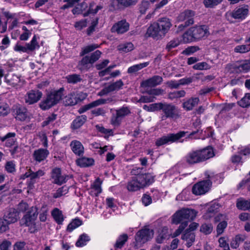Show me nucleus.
Listing matches in <instances>:
<instances>
[{"mask_svg": "<svg viewBox=\"0 0 250 250\" xmlns=\"http://www.w3.org/2000/svg\"><path fill=\"white\" fill-rule=\"evenodd\" d=\"M154 182V176L150 173L137 174L133 177L127 184L129 191H136L149 185Z\"/></svg>", "mask_w": 250, "mask_h": 250, "instance_id": "obj_1", "label": "nucleus"}, {"mask_svg": "<svg viewBox=\"0 0 250 250\" xmlns=\"http://www.w3.org/2000/svg\"><path fill=\"white\" fill-rule=\"evenodd\" d=\"M63 88L54 91L48 94L46 97L40 104V107L42 110H47L57 104L62 99L63 95Z\"/></svg>", "mask_w": 250, "mask_h": 250, "instance_id": "obj_2", "label": "nucleus"}, {"mask_svg": "<svg viewBox=\"0 0 250 250\" xmlns=\"http://www.w3.org/2000/svg\"><path fill=\"white\" fill-rule=\"evenodd\" d=\"M196 215V212L192 209L182 208L177 211L172 216L171 222L178 224L183 221L192 220Z\"/></svg>", "mask_w": 250, "mask_h": 250, "instance_id": "obj_3", "label": "nucleus"}, {"mask_svg": "<svg viewBox=\"0 0 250 250\" xmlns=\"http://www.w3.org/2000/svg\"><path fill=\"white\" fill-rule=\"evenodd\" d=\"M187 225L188 223L187 222L182 223L173 234L169 232L167 227H163L160 229L156 238L157 242L162 243L164 240L169 239L170 236L171 237H175L179 235Z\"/></svg>", "mask_w": 250, "mask_h": 250, "instance_id": "obj_4", "label": "nucleus"}, {"mask_svg": "<svg viewBox=\"0 0 250 250\" xmlns=\"http://www.w3.org/2000/svg\"><path fill=\"white\" fill-rule=\"evenodd\" d=\"M206 175L208 178V180L199 182L193 186L192 191L194 194L196 195H203L209 190L211 185L210 180H213L214 174L213 173L207 171L206 173Z\"/></svg>", "mask_w": 250, "mask_h": 250, "instance_id": "obj_5", "label": "nucleus"}, {"mask_svg": "<svg viewBox=\"0 0 250 250\" xmlns=\"http://www.w3.org/2000/svg\"><path fill=\"white\" fill-rule=\"evenodd\" d=\"M152 230L144 229L138 231L135 236L134 247L138 249L152 239L153 236Z\"/></svg>", "mask_w": 250, "mask_h": 250, "instance_id": "obj_6", "label": "nucleus"}, {"mask_svg": "<svg viewBox=\"0 0 250 250\" xmlns=\"http://www.w3.org/2000/svg\"><path fill=\"white\" fill-rule=\"evenodd\" d=\"M161 105L160 110H162L164 114L162 117L163 120L168 118L176 119L179 117L177 109L175 105L161 103Z\"/></svg>", "mask_w": 250, "mask_h": 250, "instance_id": "obj_7", "label": "nucleus"}, {"mask_svg": "<svg viewBox=\"0 0 250 250\" xmlns=\"http://www.w3.org/2000/svg\"><path fill=\"white\" fill-rule=\"evenodd\" d=\"M38 215V209L36 207H32L30 210L23 216L20 221L21 226L24 225L28 227L34 228L35 220Z\"/></svg>", "mask_w": 250, "mask_h": 250, "instance_id": "obj_8", "label": "nucleus"}, {"mask_svg": "<svg viewBox=\"0 0 250 250\" xmlns=\"http://www.w3.org/2000/svg\"><path fill=\"white\" fill-rule=\"evenodd\" d=\"M186 133V132L185 131H180L176 134H169L167 135L163 136L156 140V145L159 146L164 145L171 144L184 137Z\"/></svg>", "mask_w": 250, "mask_h": 250, "instance_id": "obj_9", "label": "nucleus"}, {"mask_svg": "<svg viewBox=\"0 0 250 250\" xmlns=\"http://www.w3.org/2000/svg\"><path fill=\"white\" fill-rule=\"evenodd\" d=\"M129 24L126 20H123L115 23L111 28L112 33L123 34L129 30Z\"/></svg>", "mask_w": 250, "mask_h": 250, "instance_id": "obj_10", "label": "nucleus"}, {"mask_svg": "<svg viewBox=\"0 0 250 250\" xmlns=\"http://www.w3.org/2000/svg\"><path fill=\"white\" fill-rule=\"evenodd\" d=\"M190 28L195 40L200 39L208 34V27L206 25H196Z\"/></svg>", "mask_w": 250, "mask_h": 250, "instance_id": "obj_11", "label": "nucleus"}, {"mask_svg": "<svg viewBox=\"0 0 250 250\" xmlns=\"http://www.w3.org/2000/svg\"><path fill=\"white\" fill-rule=\"evenodd\" d=\"M184 161L189 165H194L202 162L199 150H193L187 154Z\"/></svg>", "mask_w": 250, "mask_h": 250, "instance_id": "obj_12", "label": "nucleus"}, {"mask_svg": "<svg viewBox=\"0 0 250 250\" xmlns=\"http://www.w3.org/2000/svg\"><path fill=\"white\" fill-rule=\"evenodd\" d=\"M42 96V93L38 90H31L28 92L25 96L26 103L32 104L37 103Z\"/></svg>", "mask_w": 250, "mask_h": 250, "instance_id": "obj_13", "label": "nucleus"}, {"mask_svg": "<svg viewBox=\"0 0 250 250\" xmlns=\"http://www.w3.org/2000/svg\"><path fill=\"white\" fill-rule=\"evenodd\" d=\"M102 52L99 50H96L90 56H86L83 57L80 62V64L83 67H86L88 64H93L96 62L100 57Z\"/></svg>", "mask_w": 250, "mask_h": 250, "instance_id": "obj_14", "label": "nucleus"}, {"mask_svg": "<svg viewBox=\"0 0 250 250\" xmlns=\"http://www.w3.org/2000/svg\"><path fill=\"white\" fill-rule=\"evenodd\" d=\"M194 15V12L193 11L189 10H186L180 14L177 18V20L179 21L187 20L184 26L182 24L181 25L183 27L187 26L193 23V20L192 18Z\"/></svg>", "mask_w": 250, "mask_h": 250, "instance_id": "obj_15", "label": "nucleus"}, {"mask_svg": "<svg viewBox=\"0 0 250 250\" xmlns=\"http://www.w3.org/2000/svg\"><path fill=\"white\" fill-rule=\"evenodd\" d=\"M162 34L161 28H159L158 23L154 22L147 28L146 36V37H151L153 38H156L161 36Z\"/></svg>", "mask_w": 250, "mask_h": 250, "instance_id": "obj_16", "label": "nucleus"}, {"mask_svg": "<svg viewBox=\"0 0 250 250\" xmlns=\"http://www.w3.org/2000/svg\"><path fill=\"white\" fill-rule=\"evenodd\" d=\"M123 82L121 80L117 81V82L109 85L108 86L105 87L99 92L98 95L101 96L106 95L110 92L118 90L123 86Z\"/></svg>", "mask_w": 250, "mask_h": 250, "instance_id": "obj_17", "label": "nucleus"}, {"mask_svg": "<svg viewBox=\"0 0 250 250\" xmlns=\"http://www.w3.org/2000/svg\"><path fill=\"white\" fill-rule=\"evenodd\" d=\"M5 82L9 85L18 88L22 85V82L19 77L13 74H8L5 76Z\"/></svg>", "mask_w": 250, "mask_h": 250, "instance_id": "obj_18", "label": "nucleus"}, {"mask_svg": "<svg viewBox=\"0 0 250 250\" xmlns=\"http://www.w3.org/2000/svg\"><path fill=\"white\" fill-rule=\"evenodd\" d=\"M67 177L65 175L61 174V169L58 168H56L53 169L51 174V178L53 182L58 185H62L65 183L66 178Z\"/></svg>", "mask_w": 250, "mask_h": 250, "instance_id": "obj_19", "label": "nucleus"}, {"mask_svg": "<svg viewBox=\"0 0 250 250\" xmlns=\"http://www.w3.org/2000/svg\"><path fill=\"white\" fill-rule=\"evenodd\" d=\"M3 218L9 224L14 223L19 218V212L15 208H10Z\"/></svg>", "mask_w": 250, "mask_h": 250, "instance_id": "obj_20", "label": "nucleus"}, {"mask_svg": "<svg viewBox=\"0 0 250 250\" xmlns=\"http://www.w3.org/2000/svg\"><path fill=\"white\" fill-rule=\"evenodd\" d=\"M163 81L161 77L159 76H154L152 78L143 81L141 85L145 87H154L161 84Z\"/></svg>", "mask_w": 250, "mask_h": 250, "instance_id": "obj_21", "label": "nucleus"}, {"mask_svg": "<svg viewBox=\"0 0 250 250\" xmlns=\"http://www.w3.org/2000/svg\"><path fill=\"white\" fill-rule=\"evenodd\" d=\"M226 217V216L223 214H219L215 217V222L221 221L217 227L216 231L218 235L222 234L227 226V223L224 220Z\"/></svg>", "mask_w": 250, "mask_h": 250, "instance_id": "obj_22", "label": "nucleus"}, {"mask_svg": "<svg viewBox=\"0 0 250 250\" xmlns=\"http://www.w3.org/2000/svg\"><path fill=\"white\" fill-rule=\"evenodd\" d=\"M199 151L202 162L212 158L215 155L213 148L211 146H208L203 149H199Z\"/></svg>", "mask_w": 250, "mask_h": 250, "instance_id": "obj_23", "label": "nucleus"}, {"mask_svg": "<svg viewBox=\"0 0 250 250\" xmlns=\"http://www.w3.org/2000/svg\"><path fill=\"white\" fill-rule=\"evenodd\" d=\"M79 0H67L66 1V3L64 4L62 7V9H65L70 7L76 6V7L72 10V12L74 14H79L82 13V9L77 4Z\"/></svg>", "mask_w": 250, "mask_h": 250, "instance_id": "obj_24", "label": "nucleus"}, {"mask_svg": "<svg viewBox=\"0 0 250 250\" xmlns=\"http://www.w3.org/2000/svg\"><path fill=\"white\" fill-rule=\"evenodd\" d=\"M249 9L247 6H241L233 11L234 19H243L247 16Z\"/></svg>", "mask_w": 250, "mask_h": 250, "instance_id": "obj_25", "label": "nucleus"}, {"mask_svg": "<svg viewBox=\"0 0 250 250\" xmlns=\"http://www.w3.org/2000/svg\"><path fill=\"white\" fill-rule=\"evenodd\" d=\"M106 102L107 100L104 99H98L82 107L79 110V112L80 113H83L91 108L98 106L102 104H104L106 103Z\"/></svg>", "mask_w": 250, "mask_h": 250, "instance_id": "obj_26", "label": "nucleus"}, {"mask_svg": "<svg viewBox=\"0 0 250 250\" xmlns=\"http://www.w3.org/2000/svg\"><path fill=\"white\" fill-rule=\"evenodd\" d=\"M16 114V118L21 121L26 120L28 117L26 108L21 105L17 106Z\"/></svg>", "mask_w": 250, "mask_h": 250, "instance_id": "obj_27", "label": "nucleus"}, {"mask_svg": "<svg viewBox=\"0 0 250 250\" xmlns=\"http://www.w3.org/2000/svg\"><path fill=\"white\" fill-rule=\"evenodd\" d=\"M159 28L162 35H164L169 29L171 26V23L169 20L166 18H164L159 20L158 22Z\"/></svg>", "mask_w": 250, "mask_h": 250, "instance_id": "obj_28", "label": "nucleus"}, {"mask_svg": "<svg viewBox=\"0 0 250 250\" xmlns=\"http://www.w3.org/2000/svg\"><path fill=\"white\" fill-rule=\"evenodd\" d=\"M72 151L77 155H80L83 153L84 147L82 143L77 140L72 141L70 145Z\"/></svg>", "mask_w": 250, "mask_h": 250, "instance_id": "obj_29", "label": "nucleus"}, {"mask_svg": "<svg viewBox=\"0 0 250 250\" xmlns=\"http://www.w3.org/2000/svg\"><path fill=\"white\" fill-rule=\"evenodd\" d=\"M219 207V204L216 202L210 203L208 205L207 212L204 215V217L208 219L213 217L215 213L218 211Z\"/></svg>", "mask_w": 250, "mask_h": 250, "instance_id": "obj_30", "label": "nucleus"}, {"mask_svg": "<svg viewBox=\"0 0 250 250\" xmlns=\"http://www.w3.org/2000/svg\"><path fill=\"white\" fill-rule=\"evenodd\" d=\"M199 102L198 98L192 97L185 101L183 104V106L187 110H191L198 105Z\"/></svg>", "mask_w": 250, "mask_h": 250, "instance_id": "obj_31", "label": "nucleus"}, {"mask_svg": "<svg viewBox=\"0 0 250 250\" xmlns=\"http://www.w3.org/2000/svg\"><path fill=\"white\" fill-rule=\"evenodd\" d=\"M16 134L13 132L7 133L3 137H0V140L1 142H5V145L7 146L10 147L15 145L16 142Z\"/></svg>", "mask_w": 250, "mask_h": 250, "instance_id": "obj_32", "label": "nucleus"}, {"mask_svg": "<svg viewBox=\"0 0 250 250\" xmlns=\"http://www.w3.org/2000/svg\"><path fill=\"white\" fill-rule=\"evenodd\" d=\"M102 181L97 178L91 185L90 193L92 195L98 196L102 192Z\"/></svg>", "mask_w": 250, "mask_h": 250, "instance_id": "obj_33", "label": "nucleus"}, {"mask_svg": "<svg viewBox=\"0 0 250 250\" xmlns=\"http://www.w3.org/2000/svg\"><path fill=\"white\" fill-rule=\"evenodd\" d=\"M246 239V236L244 234H238L233 237L230 242V246L232 249H237L240 244Z\"/></svg>", "mask_w": 250, "mask_h": 250, "instance_id": "obj_34", "label": "nucleus"}, {"mask_svg": "<svg viewBox=\"0 0 250 250\" xmlns=\"http://www.w3.org/2000/svg\"><path fill=\"white\" fill-rule=\"evenodd\" d=\"M51 215L58 224L61 225L62 224L64 220V216L62 211L59 208H54L51 211Z\"/></svg>", "mask_w": 250, "mask_h": 250, "instance_id": "obj_35", "label": "nucleus"}, {"mask_svg": "<svg viewBox=\"0 0 250 250\" xmlns=\"http://www.w3.org/2000/svg\"><path fill=\"white\" fill-rule=\"evenodd\" d=\"M48 154L49 152L47 149H39L34 151V157L36 161L41 162L44 160Z\"/></svg>", "mask_w": 250, "mask_h": 250, "instance_id": "obj_36", "label": "nucleus"}, {"mask_svg": "<svg viewBox=\"0 0 250 250\" xmlns=\"http://www.w3.org/2000/svg\"><path fill=\"white\" fill-rule=\"evenodd\" d=\"M182 239L186 241V245L189 248L195 240V234L193 232L189 231L188 229L187 230L183 235Z\"/></svg>", "mask_w": 250, "mask_h": 250, "instance_id": "obj_37", "label": "nucleus"}, {"mask_svg": "<svg viewBox=\"0 0 250 250\" xmlns=\"http://www.w3.org/2000/svg\"><path fill=\"white\" fill-rule=\"evenodd\" d=\"M94 161L93 159L87 157H83L77 160L76 164L81 167H87L93 165Z\"/></svg>", "mask_w": 250, "mask_h": 250, "instance_id": "obj_38", "label": "nucleus"}, {"mask_svg": "<svg viewBox=\"0 0 250 250\" xmlns=\"http://www.w3.org/2000/svg\"><path fill=\"white\" fill-rule=\"evenodd\" d=\"M134 49V45L130 42L121 43L118 46V50L120 52L127 53Z\"/></svg>", "mask_w": 250, "mask_h": 250, "instance_id": "obj_39", "label": "nucleus"}, {"mask_svg": "<svg viewBox=\"0 0 250 250\" xmlns=\"http://www.w3.org/2000/svg\"><path fill=\"white\" fill-rule=\"evenodd\" d=\"M236 206L241 210H250V200H246L243 198L237 200Z\"/></svg>", "mask_w": 250, "mask_h": 250, "instance_id": "obj_40", "label": "nucleus"}, {"mask_svg": "<svg viewBox=\"0 0 250 250\" xmlns=\"http://www.w3.org/2000/svg\"><path fill=\"white\" fill-rule=\"evenodd\" d=\"M128 239V235L124 233L119 236L114 244L115 249H121Z\"/></svg>", "mask_w": 250, "mask_h": 250, "instance_id": "obj_41", "label": "nucleus"}, {"mask_svg": "<svg viewBox=\"0 0 250 250\" xmlns=\"http://www.w3.org/2000/svg\"><path fill=\"white\" fill-rule=\"evenodd\" d=\"M38 38L36 35H34L31 41L29 43H26L27 47L29 53L40 48V45L37 41Z\"/></svg>", "mask_w": 250, "mask_h": 250, "instance_id": "obj_42", "label": "nucleus"}, {"mask_svg": "<svg viewBox=\"0 0 250 250\" xmlns=\"http://www.w3.org/2000/svg\"><path fill=\"white\" fill-rule=\"evenodd\" d=\"M65 79L68 83L71 84L77 83L82 80L81 76L76 74L67 75L65 77Z\"/></svg>", "mask_w": 250, "mask_h": 250, "instance_id": "obj_43", "label": "nucleus"}, {"mask_svg": "<svg viewBox=\"0 0 250 250\" xmlns=\"http://www.w3.org/2000/svg\"><path fill=\"white\" fill-rule=\"evenodd\" d=\"M77 100L75 93H72L65 97L64 102L66 105H73L78 103Z\"/></svg>", "mask_w": 250, "mask_h": 250, "instance_id": "obj_44", "label": "nucleus"}, {"mask_svg": "<svg viewBox=\"0 0 250 250\" xmlns=\"http://www.w3.org/2000/svg\"><path fill=\"white\" fill-rule=\"evenodd\" d=\"M44 175V172L42 170H39L36 172H32L31 171L29 170L26 172L23 175L21 176V178L25 179L28 177H30L31 180H33L36 178L39 177Z\"/></svg>", "mask_w": 250, "mask_h": 250, "instance_id": "obj_45", "label": "nucleus"}, {"mask_svg": "<svg viewBox=\"0 0 250 250\" xmlns=\"http://www.w3.org/2000/svg\"><path fill=\"white\" fill-rule=\"evenodd\" d=\"M149 64V62H145L137 64H135L133 66L129 67L128 68L127 72L129 73H132L142 69L143 68L146 67Z\"/></svg>", "mask_w": 250, "mask_h": 250, "instance_id": "obj_46", "label": "nucleus"}, {"mask_svg": "<svg viewBox=\"0 0 250 250\" xmlns=\"http://www.w3.org/2000/svg\"><path fill=\"white\" fill-rule=\"evenodd\" d=\"M86 120V116L82 115L77 117L72 123V126L73 128L76 129L81 126Z\"/></svg>", "mask_w": 250, "mask_h": 250, "instance_id": "obj_47", "label": "nucleus"}, {"mask_svg": "<svg viewBox=\"0 0 250 250\" xmlns=\"http://www.w3.org/2000/svg\"><path fill=\"white\" fill-rule=\"evenodd\" d=\"M90 240L89 236L83 233L80 236L78 241L76 243V245L78 247H82L85 246L86 243Z\"/></svg>", "mask_w": 250, "mask_h": 250, "instance_id": "obj_48", "label": "nucleus"}, {"mask_svg": "<svg viewBox=\"0 0 250 250\" xmlns=\"http://www.w3.org/2000/svg\"><path fill=\"white\" fill-rule=\"evenodd\" d=\"M182 38L181 42L183 43H188L192 42L194 39L193 34L190 31V28L183 35Z\"/></svg>", "mask_w": 250, "mask_h": 250, "instance_id": "obj_49", "label": "nucleus"}, {"mask_svg": "<svg viewBox=\"0 0 250 250\" xmlns=\"http://www.w3.org/2000/svg\"><path fill=\"white\" fill-rule=\"evenodd\" d=\"M82 224V222L81 220L79 219H75L69 224L67 228V230L69 232H71Z\"/></svg>", "mask_w": 250, "mask_h": 250, "instance_id": "obj_50", "label": "nucleus"}, {"mask_svg": "<svg viewBox=\"0 0 250 250\" xmlns=\"http://www.w3.org/2000/svg\"><path fill=\"white\" fill-rule=\"evenodd\" d=\"M240 106L247 107L250 105V93L246 94L242 99L238 102Z\"/></svg>", "mask_w": 250, "mask_h": 250, "instance_id": "obj_51", "label": "nucleus"}, {"mask_svg": "<svg viewBox=\"0 0 250 250\" xmlns=\"http://www.w3.org/2000/svg\"><path fill=\"white\" fill-rule=\"evenodd\" d=\"M161 103L152 104L149 105H144L143 108L149 112H154L160 110Z\"/></svg>", "mask_w": 250, "mask_h": 250, "instance_id": "obj_52", "label": "nucleus"}, {"mask_svg": "<svg viewBox=\"0 0 250 250\" xmlns=\"http://www.w3.org/2000/svg\"><path fill=\"white\" fill-rule=\"evenodd\" d=\"M15 51L19 52L20 53H29L26 44L22 45L20 43H17L13 47Z\"/></svg>", "mask_w": 250, "mask_h": 250, "instance_id": "obj_53", "label": "nucleus"}, {"mask_svg": "<svg viewBox=\"0 0 250 250\" xmlns=\"http://www.w3.org/2000/svg\"><path fill=\"white\" fill-rule=\"evenodd\" d=\"M186 95V92L184 90L174 91L170 92L168 94V97L170 99H177L183 97Z\"/></svg>", "mask_w": 250, "mask_h": 250, "instance_id": "obj_54", "label": "nucleus"}, {"mask_svg": "<svg viewBox=\"0 0 250 250\" xmlns=\"http://www.w3.org/2000/svg\"><path fill=\"white\" fill-rule=\"evenodd\" d=\"M68 191V189L66 187H62L59 188L56 191L53 193L54 198H58L61 196L65 195Z\"/></svg>", "mask_w": 250, "mask_h": 250, "instance_id": "obj_55", "label": "nucleus"}, {"mask_svg": "<svg viewBox=\"0 0 250 250\" xmlns=\"http://www.w3.org/2000/svg\"><path fill=\"white\" fill-rule=\"evenodd\" d=\"M105 202L107 207L112 209L113 211H115L117 208L116 201L113 198L107 197Z\"/></svg>", "mask_w": 250, "mask_h": 250, "instance_id": "obj_56", "label": "nucleus"}, {"mask_svg": "<svg viewBox=\"0 0 250 250\" xmlns=\"http://www.w3.org/2000/svg\"><path fill=\"white\" fill-rule=\"evenodd\" d=\"M99 47V45L97 44H92L88 45L83 48V50L81 53V55L83 56L86 54H87L94 49Z\"/></svg>", "mask_w": 250, "mask_h": 250, "instance_id": "obj_57", "label": "nucleus"}, {"mask_svg": "<svg viewBox=\"0 0 250 250\" xmlns=\"http://www.w3.org/2000/svg\"><path fill=\"white\" fill-rule=\"evenodd\" d=\"M10 112V108L8 105L5 103L0 104V116H4Z\"/></svg>", "mask_w": 250, "mask_h": 250, "instance_id": "obj_58", "label": "nucleus"}, {"mask_svg": "<svg viewBox=\"0 0 250 250\" xmlns=\"http://www.w3.org/2000/svg\"><path fill=\"white\" fill-rule=\"evenodd\" d=\"M234 51L240 53L249 52L250 51V44L238 45L235 47Z\"/></svg>", "mask_w": 250, "mask_h": 250, "instance_id": "obj_59", "label": "nucleus"}, {"mask_svg": "<svg viewBox=\"0 0 250 250\" xmlns=\"http://www.w3.org/2000/svg\"><path fill=\"white\" fill-rule=\"evenodd\" d=\"M193 68L195 70H207L210 68V66L206 62H200L194 64Z\"/></svg>", "mask_w": 250, "mask_h": 250, "instance_id": "obj_60", "label": "nucleus"}, {"mask_svg": "<svg viewBox=\"0 0 250 250\" xmlns=\"http://www.w3.org/2000/svg\"><path fill=\"white\" fill-rule=\"evenodd\" d=\"M223 0H204V4L206 8H213L218 5Z\"/></svg>", "mask_w": 250, "mask_h": 250, "instance_id": "obj_61", "label": "nucleus"}, {"mask_svg": "<svg viewBox=\"0 0 250 250\" xmlns=\"http://www.w3.org/2000/svg\"><path fill=\"white\" fill-rule=\"evenodd\" d=\"M47 213L48 208L47 206L46 205L43 206L39 215V218L41 221L45 222L46 220Z\"/></svg>", "mask_w": 250, "mask_h": 250, "instance_id": "obj_62", "label": "nucleus"}, {"mask_svg": "<svg viewBox=\"0 0 250 250\" xmlns=\"http://www.w3.org/2000/svg\"><path fill=\"white\" fill-rule=\"evenodd\" d=\"M213 230V227L211 224H204L202 225L200 231L206 234L210 233Z\"/></svg>", "mask_w": 250, "mask_h": 250, "instance_id": "obj_63", "label": "nucleus"}, {"mask_svg": "<svg viewBox=\"0 0 250 250\" xmlns=\"http://www.w3.org/2000/svg\"><path fill=\"white\" fill-rule=\"evenodd\" d=\"M150 7V3L148 1H143L139 7V11L142 14L146 13L147 10Z\"/></svg>", "mask_w": 250, "mask_h": 250, "instance_id": "obj_64", "label": "nucleus"}]
</instances>
